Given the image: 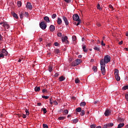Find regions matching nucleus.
<instances>
[{
  "mask_svg": "<svg viewBox=\"0 0 128 128\" xmlns=\"http://www.w3.org/2000/svg\"><path fill=\"white\" fill-rule=\"evenodd\" d=\"M102 62L103 64H108L110 62V56L108 55H106V56H104V60L102 59L100 61V64H102Z\"/></svg>",
  "mask_w": 128,
  "mask_h": 128,
  "instance_id": "1",
  "label": "nucleus"
},
{
  "mask_svg": "<svg viewBox=\"0 0 128 128\" xmlns=\"http://www.w3.org/2000/svg\"><path fill=\"white\" fill-rule=\"evenodd\" d=\"M102 62L104 61L102 60L101 63H100V64L101 72H102V74L104 76V74H106V64H104Z\"/></svg>",
  "mask_w": 128,
  "mask_h": 128,
  "instance_id": "2",
  "label": "nucleus"
},
{
  "mask_svg": "<svg viewBox=\"0 0 128 128\" xmlns=\"http://www.w3.org/2000/svg\"><path fill=\"white\" fill-rule=\"evenodd\" d=\"M8 54V51H6V49H2L0 54V56H2L1 58H4V56H7Z\"/></svg>",
  "mask_w": 128,
  "mask_h": 128,
  "instance_id": "3",
  "label": "nucleus"
},
{
  "mask_svg": "<svg viewBox=\"0 0 128 128\" xmlns=\"http://www.w3.org/2000/svg\"><path fill=\"white\" fill-rule=\"evenodd\" d=\"M80 62H82V60L77 59L72 63V66H78Z\"/></svg>",
  "mask_w": 128,
  "mask_h": 128,
  "instance_id": "4",
  "label": "nucleus"
},
{
  "mask_svg": "<svg viewBox=\"0 0 128 128\" xmlns=\"http://www.w3.org/2000/svg\"><path fill=\"white\" fill-rule=\"evenodd\" d=\"M40 26V28H42V30H46V22H44V21H42V22H40L39 24Z\"/></svg>",
  "mask_w": 128,
  "mask_h": 128,
  "instance_id": "5",
  "label": "nucleus"
},
{
  "mask_svg": "<svg viewBox=\"0 0 128 128\" xmlns=\"http://www.w3.org/2000/svg\"><path fill=\"white\" fill-rule=\"evenodd\" d=\"M114 74L116 80H117V82L120 80V77L118 76V69L115 70Z\"/></svg>",
  "mask_w": 128,
  "mask_h": 128,
  "instance_id": "6",
  "label": "nucleus"
},
{
  "mask_svg": "<svg viewBox=\"0 0 128 128\" xmlns=\"http://www.w3.org/2000/svg\"><path fill=\"white\" fill-rule=\"evenodd\" d=\"M72 18L75 22H82V20L80 18V16L78 14H74Z\"/></svg>",
  "mask_w": 128,
  "mask_h": 128,
  "instance_id": "7",
  "label": "nucleus"
},
{
  "mask_svg": "<svg viewBox=\"0 0 128 128\" xmlns=\"http://www.w3.org/2000/svg\"><path fill=\"white\" fill-rule=\"evenodd\" d=\"M26 8H28V10H32V3L30 2H28L26 5Z\"/></svg>",
  "mask_w": 128,
  "mask_h": 128,
  "instance_id": "8",
  "label": "nucleus"
},
{
  "mask_svg": "<svg viewBox=\"0 0 128 128\" xmlns=\"http://www.w3.org/2000/svg\"><path fill=\"white\" fill-rule=\"evenodd\" d=\"M62 20L64 22L66 26H68L70 23L68 22V18L66 16H63Z\"/></svg>",
  "mask_w": 128,
  "mask_h": 128,
  "instance_id": "9",
  "label": "nucleus"
},
{
  "mask_svg": "<svg viewBox=\"0 0 128 128\" xmlns=\"http://www.w3.org/2000/svg\"><path fill=\"white\" fill-rule=\"evenodd\" d=\"M111 111L110 110H106L105 111L104 115L106 116H108L110 114Z\"/></svg>",
  "mask_w": 128,
  "mask_h": 128,
  "instance_id": "10",
  "label": "nucleus"
},
{
  "mask_svg": "<svg viewBox=\"0 0 128 128\" xmlns=\"http://www.w3.org/2000/svg\"><path fill=\"white\" fill-rule=\"evenodd\" d=\"M94 50H96L97 52H100V47L98 45H96L94 48Z\"/></svg>",
  "mask_w": 128,
  "mask_h": 128,
  "instance_id": "11",
  "label": "nucleus"
},
{
  "mask_svg": "<svg viewBox=\"0 0 128 128\" xmlns=\"http://www.w3.org/2000/svg\"><path fill=\"white\" fill-rule=\"evenodd\" d=\"M50 31L52 32H54L56 30V27H54V25H51L50 26Z\"/></svg>",
  "mask_w": 128,
  "mask_h": 128,
  "instance_id": "12",
  "label": "nucleus"
},
{
  "mask_svg": "<svg viewBox=\"0 0 128 128\" xmlns=\"http://www.w3.org/2000/svg\"><path fill=\"white\" fill-rule=\"evenodd\" d=\"M44 20H46V22H50V18L48 16H46L44 18Z\"/></svg>",
  "mask_w": 128,
  "mask_h": 128,
  "instance_id": "13",
  "label": "nucleus"
},
{
  "mask_svg": "<svg viewBox=\"0 0 128 128\" xmlns=\"http://www.w3.org/2000/svg\"><path fill=\"white\" fill-rule=\"evenodd\" d=\"M106 126L107 128H112V126H114V123H108L106 124Z\"/></svg>",
  "mask_w": 128,
  "mask_h": 128,
  "instance_id": "14",
  "label": "nucleus"
},
{
  "mask_svg": "<svg viewBox=\"0 0 128 128\" xmlns=\"http://www.w3.org/2000/svg\"><path fill=\"white\" fill-rule=\"evenodd\" d=\"M24 12H21L20 14V18L22 20L24 18Z\"/></svg>",
  "mask_w": 128,
  "mask_h": 128,
  "instance_id": "15",
  "label": "nucleus"
},
{
  "mask_svg": "<svg viewBox=\"0 0 128 128\" xmlns=\"http://www.w3.org/2000/svg\"><path fill=\"white\" fill-rule=\"evenodd\" d=\"M3 26L4 28H7L8 30V28H10V25H8V24H6V23H4L3 24Z\"/></svg>",
  "mask_w": 128,
  "mask_h": 128,
  "instance_id": "16",
  "label": "nucleus"
},
{
  "mask_svg": "<svg viewBox=\"0 0 128 128\" xmlns=\"http://www.w3.org/2000/svg\"><path fill=\"white\" fill-rule=\"evenodd\" d=\"M54 54H60V50H58V48H55V49H54Z\"/></svg>",
  "mask_w": 128,
  "mask_h": 128,
  "instance_id": "17",
  "label": "nucleus"
},
{
  "mask_svg": "<svg viewBox=\"0 0 128 128\" xmlns=\"http://www.w3.org/2000/svg\"><path fill=\"white\" fill-rule=\"evenodd\" d=\"M57 22L58 24H62V18H58Z\"/></svg>",
  "mask_w": 128,
  "mask_h": 128,
  "instance_id": "18",
  "label": "nucleus"
},
{
  "mask_svg": "<svg viewBox=\"0 0 128 128\" xmlns=\"http://www.w3.org/2000/svg\"><path fill=\"white\" fill-rule=\"evenodd\" d=\"M66 80V78H64V76H61L59 78V80L60 82H64Z\"/></svg>",
  "mask_w": 128,
  "mask_h": 128,
  "instance_id": "19",
  "label": "nucleus"
},
{
  "mask_svg": "<svg viewBox=\"0 0 128 128\" xmlns=\"http://www.w3.org/2000/svg\"><path fill=\"white\" fill-rule=\"evenodd\" d=\"M12 15V16L15 18H16V20L18 18V14H16L13 12Z\"/></svg>",
  "mask_w": 128,
  "mask_h": 128,
  "instance_id": "20",
  "label": "nucleus"
},
{
  "mask_svg": "<svg viewBox=\"0 0 128 128\" xmlns=\"http://www.w3.org/2000/svg\"><path fill=\"white\" fill-rule=\"evenodd\" d=\"M122 126H124V123H121L118 124L117 128H122Z\"/></svg>",
  "mask_w": 128,
  "mask_h": 128,
  "instance_id": "21",
  "label": "nucleus"
},
{
  "mask_svg": "<svg viewBox=\"0 0 128 128\" xmlns=\"http://www.w3.org/2000/svg\"><path fill=\"white\" fill-rule=\"evenodd\" d=\"M82 48L84 52H88V50L86 49V46L85 45L82 46Z\"/></svg>",
  "mask_w": 128,
  "mask_h": 128,
  "instance_id": "22",
  "label": "nucleus"
},
{
  "mask_svg": "<svg viewBox=\"0 0 128 128\" xmlns=\"http://www.w3.org/2000/svg\"><path fill=\"white\" fill-rule=\"evenodd\" d=\"M76 112H82V108L80 107H78L76 109Z\"/></svg>",
  "mask_w": 128,
  "mask_h": 128,
  "instance_id": "23",
  "label": "nucleus"
},
{
  "mask_svg": "<svg viewBox=\"0 0 128 128\" xmlns=\"http://www.w3.org/2000/svg\"><path fill=\"white\" fill-rule=\"evenodd\" d=\"M86 103L85 102H81L80 104V106H86Z\"/></svg>",
  "mask_w": 128,
  "mask_h": 128,
  "instance_id": "24",
  "label": "nucleus"
},
{
  "mask_svg": "<svg viewBox=\"0 0 128 128\" xmlns=\"http://www.w3.org/2000/svg\"><path fill=\"white\" fill-rule=\"evenodd\" d=\"M97 10H102V8H100V4H98L96 6Z\"/></svg>",
  "mask_w": 128,
  "mask_h": 128,
  "instance_id": "25",
  "label": "nucleus"
},
{
  "mask_svg": "<svg viewBox=\"0 0 128 128\" xmlns=\"http://www.w3.org/2000/svg\"><path fill=\"white\" fill-rule=\"evenodd\" d=\"M66 40H68V36H65L64 38H62V42H66Z\"/></svg>",
  "mask_w": 128,
  "mask_h": 128,
  "instance_id": "26",
  "label": "nucleus"
},
{
  "mask_svg": "<svg viewBox=\"0 0 128 128\" xmlns=\"http://www.w3.org/2000/svg\"><path fill=\"white\" fill-rule=\"evenodd\" d=\"M34 90H35V92H40V87L36 86L34 88Z\"/></svg>",
  "mask_w": 128,
  "mask_h": 128,
  "instance_id": "27",
  "label": "nucleus"
},
{
  "mask_svg": "<svg viewBox=\"0 0 128 128\" xmlns=\"http://www.w3.org/2000/svg\"><path fill=\"white\" fill-rule=\"evenodd\" d=\"M17 4H18V8H20V6H22V2L18 1L17 2Z\"/></svg>",
  "mask_w": 128,
  "mask_h": 128,
  "instance_id": "28",
  "label": "nucleus"
},
{
  "mask_svg": "<svg viewBox=\"0 0 128 128\" xmlns=\"http://www.w3.org/2000/svg\"><path fill=\"white\" fill-rule=\"evenodd\" d=\"M84 114H85L84 110H82L81 112L80 113V115L81 116H84Z\"/></svg>",
  "mask_w": 128,
  "mask_h": 128,
  "instance_id": "29",
  "label": "nucleus"
},
{
  "mask_svg": "<svg viewBox=\"0 0 128 128\" xmlns=\"http://www.w3.org/2000/svg\"><path fill=\"white\" fill-rule=\"evenodd\" d=\"M58 120H66V117L65 116H60L58 118Z\"/></svg>",
  "mask_w": 128,
  "mask_h": 128,
  "instance_id": "30",
  "label": "nucleus"
},
{
  "mask_svg": "<svg viewBox=\"0 0 128 128\" xmlns=\"http://www.w3.org/2000/svg\"><path fill=\"white\" fill-rule=\"evenodd\" d=\"M118 122H122L124 120V119L122 118H119L118 119Z\"/></svg>",
  "mask_w": 128,
  "mask_h": 128,
  "instance_id": "31",
  "label": "nucleus"
},
{
  "mask_svg": "<svg viewBox=\"0 0 128 128\" xmlns=\"http://www.w3.org/2000/svg\"><path fill=\"white\" fill-rule=\"evenodd\" d=\"M42 110L44 112V114H46V112H48V110H46V108H42Z\"/></svg>",
  "mask_w": 128,
  "mask_h": 128,
  "instance_id": "32",
  "label": "nucleus"
},
{
  "mask_svg": "<svg viewBox=\"0 0 128 128\" xmlns=\"http://www.w3.org/2000/svg\"><path fill=\"white\" fill-rule=\"evenodd\" d=\"M128 86H123V88H122V90H128Z\"/></svg>",
  "mask_w": 128,
  "mask_h": 128,
  "instance_id": "33",
  "label": "nucleus"
},
{
  "mask_svg": "<svg viewBox=\"0 0 128 128\" xmlns=\"http://www.w3.org/2000/svg\"><path fill=\"white\" fill-rule=\"evenodd\" d=\"M48 70L50 72H52V66H49Z\"/></svg>",
  "mask_w": 128,
  "mask_h": 128,
  "instance_id": "34",
  "label": "nucleus"
},
{
  "mask_svg": "<svg viewBox=\"0 0 128 128\" xmlns=\"http://www.w3.org/2000/svg\"><path fill=\"white\" fill-rule=\"evenodd\" d=\"M92 70L94 72H96L98 70L96 67V66H93Z\"/></svg>",
  "mask_w": 128,
  "mask_h": 128,
  "instance_id": "35",
  "label": "nucleus"
},
{
  "mask_svg": "<svg viewBox=\"0 0 128 128\" xmlns=\"http://www.w3.org/2000/svg\"><path fill=\"white\" fill-rule=\"evenodd\" d=\"M72 122H73L74 124H76V122H78V118H76L74 120H73Z\"/></svg>",
  "mask_w": 128,
  "mask_h": 128,
  "instance_id": "36",
  "label": "nucleus"
},
{
  "mask_svg": "<svg viewBox=\"0 0 128 128\" xmlns=\"http://www.w3.org/2000/svg\"><path fill=\"white\" fill-rule=\"evenodd\" d=\"M72 40H73V42H76V36H72Z\"/></svg>",
  "mask_w": 128,
  "mask_h": 128,
  "instance_id": "37",
  "label": "nucleus"
},
{
  "mask_svg": "<svg viewBox=\"0 0 128 128\" xmlns=\"http://www.w3.org/2000/svg\"><path fill=\"white\" fill-rule=\"evenodd\" d=\"M57 36H58L59 38H60V36H62V32H58V33L57 34Z\"/></svg>",
  "mask_w": 128,
  "mask_h": 128,
  "instance_id": "38",
  "label": "nucleus"
},
{
  "mask_svg": "<svg viewBox=\"0 0 128 128\" xmlns=\"http://www.w3.org/2000/svg\"><path fill=\"white\" fill-rule=\"evenodd\" d=\"M42 98H44L45 100H48V96H42Z\"/></svg>",
  "mask_w": 128,
  "mask_h": 128,
  "instance_id": "39",
  "label": "nucleus"
},
{
  "mask_svg": "<svg viewBox=\"0 0 128 128\" xmlns=\"http://www.w3.org/2000/svg\"><path fill=\"white\" fill-rule=\"evenodd\" d=\"M52 18H56V14H54L52 16Z\"/></svg>",
  "mask_w": 128,
  "mask_h": 128,
  "instance_id": "40",
  "label": "nucleus"
},
{
  "mask_svg": "<svg viewBox=\"0 0 128 128\" xmlns=\"http://www.w3.org/2000/svg\"><path fill=\"white\" fill-rule=\"evenodd\" d=\"M108 6H109V8H110L111 10H114V7L112 6L110 4Z\"/></svg>",
  "mask_w": 128,
  "mask_h": 128,
  "instance_id": "41",
  "label": "nucleus"
},
{
  "mask_svg": "<svg viewBox=\"0 0 128 128\" xmlns=\"http://www.w3.org/2000/svg\"><path fill=\"white\" fill-rule=\"evenodd\" d=\"M25 112H26V116H28V114H30V112H28V109H26Z\"/></svg>",
  "mask_w": 128,
  "mask_h": 128,
  "instance_id": "42",
  "label": "nucleus"
},
{
  "mask_svg": "<svg viewBox=\"0 0 128 128\" xmlns=\"http://www.w3.org/2000/svg\"><path fill=\"white\" fill-rule=\"evenodd\" d=\"M43 128H48V126L46 124H43Z\"/></svg>",
  "mask_w": 128,
  "mask_h": 128,
  "instance_id": "43",
  "label": "nucleus"
},
{
  "mask_svg": "<svg viewBox=\"0 0 128 128\" xmlns=\"http://www.w3.org/2000/svg\"><path fill=\"white\" fill-rule=\"evenodd\" d=\"M53 104H54V106H58V103L56 100L54 101Z\"/></svg>",
  "mask_w": 128,
  "mask_h": 128,
  "instance_id": "44",
  "label": "nucleus"
},
{
  "mask_svg": "<svg viewBox=\"0 0 128 128\" xmlns=\"http://www.w3.org/2000/svg\"><path fill=\"white\" fill-rule=\"evenodd\" d=\"M75 82H76V84H78L79 82H80V80H78V79H76L75 80Z\"/></svg>",
  "mask_w": 128,
  "mask_h": 128,
  "instance_id": "45",
  "label": "nucleus"
},
{
  "mask_svg": "<svg viewBox=\"0 0 128 128\" xmlns=\"http://www.w3.org/2000/svg\"><path fill=\"white\" fill-rule=\"evenodd\" d=\"M90 126L91 128H96V124L90 125Z\"/></svg>",
  "mask_w": 128,
  "mask_h": 128,
  "instance_id": "46",
  "label": "nucleus"
},
{
  "mask_svg": "<svg viewBox=\"0 0 128 128\" xmlns=\"http://www.w3.org/2000/svg\"><path fill=\"white\" fill-rule=\"evenodd\" d=\"M101 45L102 46H106V44H104V40H102V41L101 42Z\"/></svg>",
  "mask_w": 128,
  "mask_h": 128,
  "instance_id": "47",
  "label": "nucleus"
},
{
  "mask_svg": "<svg viewBox=\"0 0 128 128\" xmlns=\"http://www.w3.org/2000/svg\"><path fill=\"white\" fill-rule=\"evenodd\" d=\"M64 112L66 114H68V110H64Z\"/></svg>",
  "mask_w": 128,
  "mask_h": 128,
  "instance_id": "48",
  "label": "nucleus"
},
{
  "mask_svg": "<svg viewBox=\"0 0 128 128\" xmlns=\"http://www.w3.org/2000/svg\"><path fill=\"white\" fill-rule=\"evenodd\" d=\"M42 92H43V94H44V92H48V90L44 89H43L42 90Z\"/></svg>",
  "mask_w": 128,
  "mask_h": 128,
  "instance_id": "49",
  "label": "nucleus"
},
{
  "mask_svg": "<svg viewBox=\"0 0 128 128\" xmlns=\"http://www.w3.org/2000/svg\"><path fill=\"white\" fill-rule=\"evenodd\" d=\"M126 100L128 102V94H126L125 96Z\"/></svg>",
  "mask_w": 128,
  "mask_h": 128,
  "instance_id": "50",
  "label": "nucleus"
},
{
  "mask_svg": "<svg viewBox=\"0 0 128 128\" xmlns=\"http://www.w3.org/2000/svg\"><path fill=\"white\" fill-rule=\"evenodd\" d=\"M54 44L55 46H58V43L57 42H56Z\"/></svg>",
  "mask_w": 128,
  "mask_h": 128,
  "instance_id": "51",
  "label": "nucleus"
},
{
  "mask_svg": "<svg viewBox=\"0 0 128 128\" xmlns=\"http://www.w3.org/2000/svg\"><path fill=\"white\" fill-rule=\"evenodd\" d=\"M78 22L77 24H76V26H80V22L81 21H77Z\"/></svg>",
  "mask_w": 128,
  "mask_h": 128,
  "instance_id": "52",
  "label": "nucleus"
},
{
  "mask_svg": "<svg viewBox=\"0 0 128 128\" xmlns=\"http://www.w3.org/2000/svg\"><path fill=\"white\" fill-rule=\"evenodd\" d=\"M58 74L56 73L55 74H54V77H55V78H56V77H58Z\"/></svg>",
  "mask_w": 128,
  "mask_h": 128,
  "instance_id": "53",
  "label": "nucleus"
},
{
  "mask_svg": "<svg viewBox=\"0 0 128 128\" xmlns=\"http://www.w3.org/2000/svg\"><path fill=\"white\" fill-rule=\"evenodd\" d=\"M22 118H26V115L24 114H22Z\"/></svg>",
  "mask_w": 128,
  "mask_h": 128,
  "instance_id": "54",
  "label": "nucleus"
},
{
  "mask_svg": "<svg viewBox=\"0 0 128 128\" xmlns=\"http://www.w3.org/2000/svg\"><path fill=\"white\" fill-rule=\"evenodd\" d=\"M37 105L38 106H42V103L40 102H38L37 104Z\"/></svg>",
  "mask_w": 128,
  "mask_h": 128,
  "instance_id": "55",
  "label": "nucleus"
},
{
  "mask_svg": "<svg viewBox=\"0 0 128 128\" xmlns=\"http://www.w3.org/2000/svg\"><path fill=\"white\" fill-rule=\"evenodd\" d=\"M0 40H2V34H0Z\"/></svg>",
  "mask_w": 128,
  "mask_h": 128,
  "instance_id": "56",
  "label": "nucleus"
},
{
  "mask_svg": "<svg viewBox=\"0 0 128 128\" xmlns=\"http://www.w3.org/2000/svg\"><path fill=\"white\" fill-rule=\"evenodd\" d=\"M50 104H52V98H50Z\"/></svg>",
  "mask_w": 128,
  "mask_h": 128,
  "instance_id": "57",
  "label": "nucleus"
},
{
  "mask_svg": "<svg viewBox=\"0 0 128 128\" xmlns=\"http://www.w3.org/2000/svg\"><path fill=\"white\" fill-rule=\"evenodd\" d=\"M78 58H82V55H79L78 56Z\"/></svg>",
  "mask_w": 128,
  "mask_h": 128,
  "instance_id": "58",
  "label": "nucleus"
},
{
  "mask_svg": "<svg viewBox=\"0 0 128 128\" xmlns=\"http://www.w3.org/2000/svg\"><path fill=\"white\" fill-rule=\"evenodd\" d=\"M102 128H108L106 124L104 125Z\"/></svg>",
  "mask_w": 128,
  "mask_h": 128,
  "instance_id": "59",
  "label": "nucleus"
},
{
  "mask_svg": "<svg viewBox=\"0 0 128 128\" xmlns=\"http://www.w3.org/2000/svg\"><path fill=\"white\" fill-rule=\"evenodd\" d=\"M39 41L40 42H42V38H40Z\"/></svg>",
  "mask_w": 128,
  "mask_h": 128,
  "instance_id": "60",
  "label": "nucleus"
},
{
  "mask_svg": "<svg viewBox=\"0 0 128 128\" xmlns=\"http://www.w3.org/2000/svg\"><path fill=\"white\" fill-rule=\"evenodd\" d=\"M66 44H70V42H68V40H66L65 42Z\"/></svg>",
  "mask_w": 128,
  "mask_h": 128,
  "instance_id": "61",
  "label": "nucleus"
},
{
  "mask_svg": "<svg viewBox=\"0 0 128 128\" xmlns=\"http://www.w3.org/2000/svg\"><path fill=\"white\" fill-rule=\"evenodd\" d=\"M22 114H18V116L19 117V118H20L22 116Z\"/></svg>",
  "mask_w": 128,
  "mask_h": 128,
  "instance_id": "62",
  "label": "nucleus"
},
{
  "mask_svg": "<svg viewBox=\"0 0 128 128\" xmlns=\"http://www.w3.org/2000/svg\"><path fill=\"white\" fill-rule=\"evenodd\" d=\"M94 62V59H91L90 62Z\"/></svg>",
  "mask_w": 128,
  "mask_h": 128,
  "instance_id": "63",
  "label": "nucleus"
},
{
  "mask_svg": "<svg viewBox=\"0 0 128 128\" xmlns=\"http://www.w3.org/2000/svg\"><path fill=\"white\" fill-rule=\"evenodd\" d=\"M118 44H122V41L119 42Z\"/></svg>",
  "mask_w": 128,
  "mask_h": 128,
  "instance_id": "64",
  "label": "nucleus"
}]
</instances>
